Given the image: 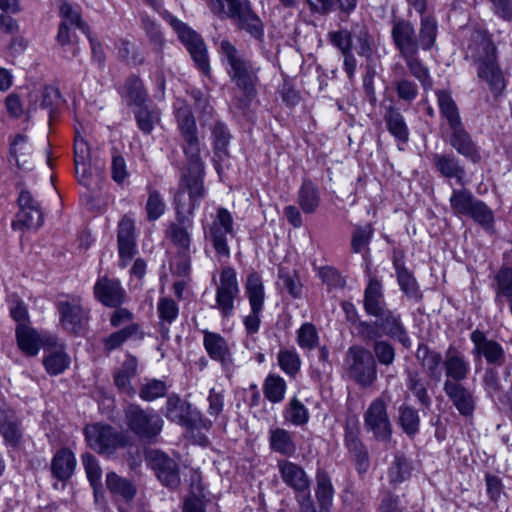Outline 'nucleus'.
<instances>
[{
  "instance_id": "nucleus-33",
  "label": "nucleus",
  "mask_w": 512,
  "mask_h": 512,
  "mask_svg": "<svg viewBox=\"0 0 512 512\" xmlns=\"http://www.w3.org/2000/svg\"><path fill=\"white\" fill-rule=\"evenodd\" d=\"M449 141L459 154L465 156L472 162L477 163L481 160L477 146L466 130H453Z\"/></svg>"
},
{
  "instance_id": "nucleus-28",
  "label": "nucleus",
  "mask_w": 512,
  "mask_h": 512,
  "mask_svg": "<svg viewBox=\"0 0 512 512\" xmlns=\"http://www.w3.org/2000/svg\"><path fill=\"white\" fill-rule=\"evenodd\" d=\"M271 451L285 457L293 456L297 451L293 433L280 427L271 428L268 432Z\"/></svg>"
},
{
  "instance_id": "nucleus-58",
  "label": "nucleus",
  "mask_w": 512,
  "mask_h": 512,
  "mask_svg": "<svg viewBox=\"0 0 512 512\" xmlns=\"http://www.w3.org/2000/svg\"><path fill=\"white\" fill-rule=\"evenodd\" d=\"M316 498L324 510H329L332 505L334 489L329 476L320 472L317 474Z\"/></svg>"
},
{
  "instance_id": "nucleus-10",
  "label": "nucleus",
  "mask_w": 512,
  "mask_h": 512,
  "mask_svg": "<svg viewBox=\"0 0 512 512\" xmlns=\"http://www.w3.org/2000/svg\"><path fill=\"white\" fill-rule=\"evenodd\" d=\"M165 415L168 420L186 428L209 430L213 425L212 420L176 395L167 398Z\"/></svg>"
},
{
  "instance_id": "nucleus-43",
  "label": "nucleus",
  "mask_w": 512,
  "mask_h": 512,
  "mask_svg": "<svg viewBox=\"0 0 512 512\" xmlns=\"http://www.w3.org/2000/svg\"><path fill=\"white\" fill-rule=\"evenodd\" d=\"M320 203L317 187L308 180H304L298 191V204L305 214L314 213Z\"/></svg>"
},
{
  "instance_id": "nucleus-6",
  "label": "nucleus",
  "mask_w": 512,
  "mask_h": 512,
  "mask_svg": "<svg viewBox=\"0 0 512 512\" xmlns=\"http://www.w3.org/2000/svg\"><path fill=\"white\" fill-rule=\"evenodd\" d=\"M347 376L363 388L373 385L377 379V364L373 354L359 345L349 347L344 357Z\"/></svg>"
},
{
  "instance_id": "nucleus-7",
  "label": "nucleus",
  "mask_w": 512,
  "mask_h": 512,
  "mask_svg": "<svg viewBox=\"0 0 512 512\" xmlns=\"http://www.w3.org/2000/svg\"><path fill=\"white\" fill-rule=\"evenodd\" d=\"M124 419L129 430L142 440L153 441L162 431L164 421L153 409H143L129 404L124 409Z\"/></svg>"
},
{
  "instance_id": "nucleus-60",
  "label": "nucleus",
  "mask_w": 512,
  "mask_h": 512,
  "mask_svg": "<svg viewBox=\"0 0 512 512\" xmlns=\"http://www.w3.org/2000/svg\"><path fill=\"white\" fill-rule=\"evenodd\" d=\"M87 130H76L74 139V163L76 174H79L80 164L90 161V147L86 137Z\"/></svg>"
},
{
  "instance_id": "nucleus-37",
  "label": "nucleus",
  "mask_w": 512,
  "mask_h": 512,
  "mask_svg": "<svg viewBox=\"0 0 512 512\" xmlns=\"http://www.w3.org/2000/svg\"><path fill=\"white\" fill-rule=\"evenodd\" d=\"M122 97L128 105L142 106L148 99V92L141 78L130 75L124 83Z\"/></svg>"
},
{
  "instance_id": "nucleus-44",
  "label": "nucleus",
  "mask_w": 512,
  "mask_h": 512,
  "mask_svg": "<svg viewBox=\"0 0 512 512\" xmlns=\"http://www.w3.org/2000/svg\"><path fill=\"white\" fill-rule=\"evenodd\" d=\"M406 385L422 406L427 408L431 405V398L427 392L429 382L419 372L408 371Z\"/></svg>"
},
{
  "instance_id": "nucleus-25",
  "label": "nucleus",
  "mask_w": 512,
  "mask_h": 512,
  "mask_svg": "<svg viewBox=\"0 0 512 512\" xmlns=\"http://www.w3.org/2000/svg\"><path fill=\"white\" fill-rule=\"evenodd\" d=\"M471 341L475 346V352L484 356L489 364L501 366L505 361V353L502 346L479 330L471 333Z\"/></svg>"
},
{
  "instance_id": "nucleus-30",
  "label": "nucleus",
  "mask_w": 512,
  "mask_h": 512,
  "mask_svg": "<svg viewBox=\"0 0 512 512\" xmlns=\"http://www.w3.org/2000/svg\"><path fill=\"white\" fill-rule=\"evenodd\" d=\"M144 333L138 323H130L122 329L115 331L103 339L104 349L108 352L121 347L129 339H142Z\"/></svg>"
},
{
  "instance_id": "nucleus-38",
  "label": "nucleus",
  "mask_w": 512,
  "mask_h": 512,
  "mask_svg": "<svg viewBox=\"0 0 512 512\" xmlns=\"http://www.w3.org/2000/svg\"><path fill=\"white\" fill-rule=\"evenodd\" d=\"M106 486L114 497H119L124 501L132 500L136 494L135 485L115 472L107 473Z\"/></svg>"
},
{
  "instance_id": "nucleus-59",
  "label": "nucleus",
  "mask_w": 512,
  "mask_h": 512,
  "mask_svg": "<svg viewBox=\"0 0 512 512\" xmlns=\"http://www.w3.org/2000/svg\"><path fill=\"white\" fill-rule=\"evenodd\" d=\"M263 391L265 397L272 403H279L284 399L286 383L277 375H269L264 382Z\"/></svg>"
},
{
  "instance_id": "nucleus-61",
  "label": "nucleus",
  "mask_w": 512,
  "mask_h": 512,
  "mask_svg": "<svg viewBox=\"0 0 512 512\" xmlns=\"http://www.w3.org/2000/svg\"><path fill=\"white\" fill-rule=\"evenodd\" d=\"M145 210L149 221H155L165 213L166 203L159 191L152 188L148 189Z\"/></svg>"
},
{
  "instance_id": "nucleus-48",
  "label": "nucleus",
  "mask_w": 512,
  "mask_h": 512,
  "mask_svg": "<svg viewBox=\"0 0 512 512\" xmlns=\"http://www.w3.org/2000/svg\"><path fill=\"white\" fill-rule=\"evenodd\" d=\"M392 89L395 91L397 100L405 105H411L419 94L416 82L407 78H395L392 81Z\"/></svg>"
},
{
  "instance_id": "nucleus-20",
  "label": "nucleus",
  "mask_w": 512,
  "mask_h": 512,
  "mask_svg": "<svg viewBox=\"0 0 512 512\" xmlns=\"http://www.w3.org/2000/svg\"><path fill=\"white\" fill-rule=\"evenodd\" d=\"M443 390L460 415L471 417L476 408L474 392L462 383L445 380Z\"/></svg>"
},
{
  "instance_id": "nucleus-9",
  "label": "nucleus",
  "mask_w": 512,
  "mask_h": 512,
  "mask_svg": "<svg viewBox=\"0 0 512 512\" xmlns=\"http://www.w3.org/2000/svg\"><path fill=\"white\" fill-rule=\"evenodd\" d=\"M84 434L88 445L101 455H111L128 443L127 436L110 425L100 423L87 425Z\"/></svg>"
},
{
  "instance_id": "nucleus-12",
  "label": "nucleus",
  "mask_w": 512,
  "mask_h": 512,
  "mask_svg": "<svg viewBox=\"0 0 512 512\" xmlns=\"http://www.w3.org/2000/svg\"><path fill=\"white\" fill-rule=\"evenodd\" d=\"M240 292L237 274L234 268H222L219 283L216 286V305L223 317H229L234 311V302Z\"/></svg>"
},
{
  "instance_id": "nucleus-34",
  "label": "nucleus",
  "mask_w": 512,
  "mask_h": 512,
  "mask_svg": "<svg viewBox=\"0 0 512 512\" xmlns=\"http://www.w3.org/2000/svg\"><path fill=\"white\" fill-rule=\"evenodd\" d=\"M433 163L443 177L455 178L459 184L464 183L465 169L454 156L435 154Z\"/></svg>"
},
{
  "instance_id": "nucleus-8",
  "label": "nucleus",
  "mask_w": 512,
  "mask_h": 512,
  "mask_svg": "<svg viewBox=\"0 0 512 512\" xmlns=\"http://www.w3.org/2000/svg\"><path fill=\"white\" fill-rule=\"evenodd\" d=\"M390 401L391 396L384 391L369 404L363 416L365 429L382 442H388L392 436V424L387 413Z\"/></svg>"
},
{
  "instance_id": "nucleus-26",
  "label": "nucleus",
  "mask_w": 512,
  "mask_h": 512,
  "mask_svg": "<svg viewBox=\"0 0 512 512\" xmlns=\"http://www.w3.org/2000/svg\"><path fill=\"white\" fill-rule=\"evenodd\" d=\"M32 150V144L29 143L28 137L22 133L16 134L10 142V163L14 162L20 171L32 170Z\"/></svg>"
},
{
  "instance_id": "nucleus-36",
  "label": "nucleus",
  "mask_w": 512,
  "mask_h": 512,
  "mask_svg": "<svg viewBox=\"0 0 512 512\" xmlns=\"http://www.w3.org/2000/svg\"><path fill=\"white\" fill-rule=\"evenodd\" d=\"M137 372V359L134 356L127 355L121 368L114 375V382L120 392L126 395H133L135 390L131 385V379Z\"/></svg>"
},
{
  "instance_id": "nucleus-17",
  "label": "nucleus",
  "mask_w": 512,
  "mask_h": 512,
  "mask_svg": "<svg viewBox=\"0 0 512 512\" xmlns=\"http://www.w3.org/2000/svg\"><path fill=\"white\" fill-rule=\"evenodd\" d=\"M203 346L208 356L220 362L223 370L230 374L234 370L232 354L227 341L219 333L208 330L203 331Z\"/></svg>"
},
{
  "instance_id": "nucleus-50",
  "label": "nucleus",
  "mask_w": 512,
  "mask_h": 512,
  "mask_svg": "<svg viewBox=\"0 0 512 512\" xmlns=\"http://www.w3.org/2000/svg\"><path fill=\"white\" fill-rule=\"evenodd\" d=\"M417 55L418 51H413L400 56L405 60L410 73L421 82L423 88L425 90L431 89L433 82L429 71L418 59Z\"/></svg>"
},
{
  "instance_id": "nucleus-52",
  "label": "nucleus",
  "mask_w": 512,
  "mask_h": 512,
  "mask_svg": "<svg viewBox=\"0 0 512 512\" xmlns=\"http://www.w3.org/2000/svg\"><path fill=\"white\" fill-rule=\"evenodd\" d=\"M437 99L440 111L443 117L446 118L450 128H457L461 124V121L457 106L451 95L443 90L438 91Z\"/></svg>"
},
{
  "instance_id": "nucleus-22",
  "label": "nucleus",
  "mask_w": 512,
  "mask_h": 512,
  "mask_svg": "<svg viewBox=\"0 0 512 512\" xmlns=\"http://www.w3.org/2000/svg\"><path fill=\"white\" fill-rule=\"evenodd\" d=\"M383 335L399 341L405 348L411 347V339L396 310L388 309L376 316Z\"/></svg>"
},
{
  "instance_id": "nucleus-23",
  "label": "nucleus",
  "mask_w": 512,
  "mask_h": 512,
  "mask_svg": "<svg viewBox=\"0 0 512 512\" xmlns=\"http://www.w3.org/2000/svg\"><path fill=\"white\" fill-rule=\"evenodd\" d=\"M134 222L131 218L124 216L118 224V250L120 266L126 267L136 253L134 236Z\"/></svg>"
},
{
  "instance_id": "nucleus-11",
  "label": "nucleus",
  "mask_w": 512,
  "mask_h": 512,
  "mask_svg": "<svg viewBox=\"0 0 512 512\" xmlns=\"http://www.w3.org/2000/svg\"><path fill=\"white\" fill-rule=\"evenodd\" d=\"M172 25L199 70L204 75H209L211 69L206 44L203 38L196 31L192 30L181 21L174 20Z\"/></svg>"
},
{
  "instance_id": "nucleus-57",
  "label": "nucleus",
  "mask_w": 512,
  "mask_h": 512,
  "mask_svg": "<svg viewBox=\"0 0 512 512\" xmlns=\"http://www.w3.org/2000/svg\"><path fill=\"white\" fill-rule=\"evenodd\" d=\"M75 26L60 23L56 36L57 43L64 49V51H71V58L79 54L78 37L73 28Z\"/></svg>"
},
{
  "instance_id": "nucleus-21",
  "label": "nucleus",
  "mask_w": 512,
  "mask_h": 512,
  "mask_svg": "<svg viewBox=\"0 0 512 512\" xmlns=\"http://www.w3.org/2000/svg\"><path fill=\"white\" fill-rule=\"evenodd\" d=\"M282 481L297 493H309L310 480L305 470L292 461L281 459L277 462Z\"/></svg>"
},
{
  "instance_id": "nucleus-51",
  "label": "nucleus",
  "mask_w": 512,
  "mask_h": 512,
  "mask_svg": "<svg viewBox=\"0 0 512 512\" xmlns=\"http://www.w3.org/2000/svg\"><path fill=\"white\" fill-rule=\"evenodd\" d=\"M394 266L400 289L408 298L419 300L421 293L414 276L400 263L394 262Z\"/></svg>"
},
{
  "instance_id": "nucleus-56",
  "label": "nucleus",
  "mask_w": 512,
  "mask_h": 512,
  "mask_svg": "<svg viewBox=\"0 0 512 512\" xmlns=\"http://www.w3.org/2000/svg\"><path fill=\"white\" fill-rule=\"evenodd\" d=\"M399 425L408 436L416 435L420 426L418 411L413 407L402 405L399 408Z\"/></svg>"
},
{
  "instance_id": "nucleus-55",
  "label": "nucleus",
  "mask_w": 512,
  "mask_h": 512,
  "mask_svg": "<svg viewBox=\"0 0 512 512\" xmlns=\"http://www.w3.org/2000/svg\"><path fill=\"white\" fill-rule=\"evenodd\" d=\"M468 216L485 231L489 233L494 232V213L483 201L478 199Z\"/></svg>"
},
{
  "instance_id": "nucleus-27",
  "label": "nucleus",
  "mask_w": 512,
  "mask_h": 512,
  "mask_svg": "<svg viewBox=\"0 0 512 512\" xmlns=\"http://www.w3.org/2000/svg\"><path fill=\"white\" fill-rule=\"evenodd\" d=\"M364 310L369 316L376 317L388 310L384 299L383 287L376 278H370L364 290Z\"/></svg>"
},
{
  "instance_id": "nucleus-64",
  "label": "nucleus",
  "mask_w": 512,
  "mask_h": 512,
  "mask_svg": "<svg viewBox=\"0 0 512 512\" xmlns=\"http://www.w3.org/2000/svg\"><path fill=\"white\" fill-rule=\"evenodd\" d=\"M277 359L280 368L289 376H295L300 370L301 359L295 350H280Z\"/></svg>"
},
{
  "instance_id": "nucleus-42",
  "label": "nucleus",
  "mask_w": 512,
  "mask_h": 512,
  "mask_svg": "<svg viewBox=\"0 0 512 512\" xmlns=\"http://www.w3.org/2000/svg\"><path fill=\"white\" fill-rule=\"evenodd\" d=\"M16 338L20 349L29 356H35L40 350V338L38 333L28 325H18Z\"/></svg>"
},
{
  "instance_id": "nucleus-15",
  "label": "nucleus",
  "mask_w": 512,
  "mask_h": 512,
  "mask_svg": "<svg viewBox=\"0 0 512 512\" xmlns=\"http://www.w3.org/2000/svg\"><path fill=\"white\" fill-rule=\"evenodd\" d=\"M95 298L104 306L118 308L127 299V294L121 282L115 278L106 276L97 279L93 288Z\"/></svg>"
},
{
  "instance_id": "nucleus-1",
  "label": "nucleus",
  "mask_w": 512,
  "mask_h": 512,
  "mask_svg": "<svg viewBox=\"0 0 512 512\" xmlns=\"http://www.w3.org/2000/svg\"><path fill=\"white\" fill-rule=\"evenodd\" d=\"M466 59L477 67V76L487 83L494 96H500L506 86L505 78L496 58V47L484 30H474L466 48Z\"/></svg>"
},
{
  "instance_id": "nucleus-14",
  "label": "nucleus",
  "mask_w": 512,
  "mask_h": 512,
  "mask_svg": "<svg viewBox=\"0 0 512 512\" xmlns=\"http://www.w3.org/2000/svg\"><path fill=\"white\" fill-rule=\"evenodd\" d=\"M228 19H231L238 29L244 30L255 40L263 41V21L253 11L251 2L249 0H245L242 3H238V8Z\"/></svg>"
},
{
  "instance_id": "nucleus-29",
  "label": "nucleus",
  "mask_w": 512,
  "mask_h": 512,
  "mask_svg": "<svg viewBox=\"0 0 512 512\" xmlns=\"http://www.w3.org/2000/svg\"><path fill=\"white\" fill-rule=\"evenodd\" d=\"M181 215L176 214V222L171 223L167 233L171 238L172 242L183 252H188L191 245V237L189 229L192 228L193 221L192 215Z\"/></svg>"
},
{
  "instance_id": "nucleus-24",
  "label": "nucleus",
  "mask_w": 512,
  "mask_h": 512,
  "mask_svg": "<svg viewBox=\"0 0 512 512\" xmlns=\"http://www.w3.org/2000/svg\"><path fill=\"white\" fill-rule=\"evenodd\" d=\"M443 367L446 380L461 383L470 373V363L465 355L455 347L450 346L445 353Z\"/></svg>"
},
{
  "instance_id": "nucleus-53",
  "label": "nucleus",
  "mask_w": 512,
  "mask_h": 512,
  "mask_svg": "<svg viewBox=\"0 0 512 512\" xmlns=\"http://www.w3.org/2000/svg\"><path fill=\"white\" fill-rule=\"evenodd\" d=\"M59 15L61 17L60 23L75 26L86 36H89L90 27L82 20L81 12L79 9L72 7L68 2H62L59 7Z\"/></svg>"
},
{
  "instance_id": "nucleus-13",
  "label": "nucleus",
  "mask_w": 512,
  "mask_h": 512,
  "mask_svg": "<svg viewBox=\"0 0 512 512\" xmlns=\"http://www.w3.org/2000/svg\"><path fill=\"white\" fill-rule=\"evenodd\" d=\"M145 459L163 485L171 489L178 487L180 476L178 466L173 459L155 449L147 450Z\"/></svg>"
},
{
  "instance_id": "nucleus-35",
  "label": "nucleus",
  "mask_w": 512,
  "mask_h": 512,
  "mask_svg": "<svg viewBox=\"0 0 512 512\" xmlns=\"http://www.w3.org/2000/svg\"><path fill=\"white\" fill-rule=\"evenodd\" d=\"M245 294L248 298L251 310H263L265 302V290L260 275L253 271L248 274L245 282Z\"/></svg>"
},
{
  "instance_id": "nucleus-46",
  "label": "nucleus",
  "mask_w": 512,
  "mask_h": 512,
  "mask_svg": "<svg viewBox=\"0 0 512 512\" xmlns=\"http://www.w3.org/2000/svg\"><path fill=\"white\" fill-rule=\"evenodd\" d=\"M417 358L421 361L422 366L426 368L431 378L440 379L439 366L444 359L439 352L430 350L427 345L421 344L417 349Z\"/></svg>"
},
{
  "instance_id": "nucleus-49",
  "label": "nucleus",
  "mask_w": 512,
  "mask_h": 512,
  "mask_svg": "<svg viewBox=\"0 0 512 512\" xmlns=\"http://www.w3.org/2000/svg\"><path fill=\"white\" fill-rule=\"evenodd\" d=\"M412 466L410 461L403 454H396L391 462L387 476L391 484H399L411 476Z\"/></svg>"
},
{
  "instance_id": "nucleus-63",
  "label": "nucleus",
  "mask_w": 512,
  "mask_h": 512,
  "mask_svg": "<svg viewBox=\"0 0 512 512\" xmlns=\"http://www.w3.org/2000/svg\"><path fill=\"white\" fill-rule=\"evenodd\" d=\"M284 418L292 424L300 426L308 422L309 413L307 408L294 397L284 411Z\"/></svg>"
},
{
  "instance_id": "nucleus-19",
  "label": "nucleus",
  "mask_w": 512,
  "mask_h": 512,
  "mask_svg": "<svg viewBox=\"0 0 512 512\" xmlns=\"http://www.w3.org/2000/svg\"><path fill=\"white\" fill-rule=\"evenodd\" d=\"M0 434L8 447L17 448L22 443L24 429L21 420L8 405L0 407Z\"/></svg>"
},
{
  "instance_id": "nucleus-39",
  "label": "nucleus",
  "mask_w": 512,
  "mask_h": 512,
  "mask_svg": "<svg viewBox=\"0 0 512 512\" xmlns=\"http://www.w3.org/2000/svg\"><path fill=\"white\" fill-rule=\"evenodd\" d=\"M493 289L496 303L501 304L503 299L512 300V268L501 267L494 276Z\"/></svg>"
},
{
  "instance_id": "nucleus-2",
  "label": "nucleus",
  "mask_w": 512,
  "mask_h": 512,
  "mask_svg": "<svg viewBox=\"0 0 512 512\" xmlns=\"http://www.w3.org/2000/svg\"><path fill=\"white\" fill-rule=\"evenodd\" d=\"M220 52L229 64L227 73L231 82L241 94L238 99L239 106L246 107L257 95L260 69L254 67L251 61L241 55L229 40L221 41Z\"/></svg>"
},
{
  "instance_id": "nucleus-54",
  "label": "nucleus",
  "mask_w": 512,
  "mask_h": 512,
  "mask_svg": "<svg viewBox=\"0 0 512 512\" xmlns=\"http://www.w3.org/2000/svg\"><path fill=\"white\" fill-rule=\"evenodd\" d=\"M43 224V214L40 206L33 209L18 212L16 219L12 222V228L14 230H20L23 228L38 229Z\"/></svg>"
},
{
  "instance_id": "nucleus-40",
  "label": "nucleus",
  "mask_w": 512,
  "mask_h": 512,
  "mask_svg": "<svg viewBox=\"0 0 512 512\" xmlns=\"http://www.w3.org/2000/svg\"><path fill=\"white\" fill-rule=\"evenodd\" d=\"M157 312L161 320L160 330L162 337L168 339L169 328L167 325H170L177 319L179 314V307L173 299L164 297L160 298L158 301Z\"/></svg>"
},
{
  "instance_id": "nucleus-18",
  "label": "nucleus",
  "mask_w": 512,
  "mask_h": 512,
  "mask_svg": "<svg viewBox=\"0 0 512 512\" xmlns=\"http://www.w3.org/2000/svg\"><path fill=\"white\" fill-rule=\"evenodd\" d=\"M391 37L400 55L419 51L416 31L409 20L394 17L391 20Z\"/></svg>"
},
{
  "instance_id": "nucleus-4",
  "label": "nucleus",
  "mask_w": 512,
  "mask_h": 512,
  "mask_svg": "<svg viewBox=\"0 0 512 512\" xmlns=\"http://www.w3.org/2000/svg\"><path fill=\"white\" fill-rule=\"evenodd\" d=\"M204 166H188L179 181L178 190L174 196L176 214L192 215L206 195L204 186Z\"/></svg>"
},
{
  "instance_id": "nucleus-62",
  "label": "nucleus",
  "mask_w": 512,
  "mask_h": 512,
  "mask_svg": "<svg viewBox=\"0 0 512 512\" xmlns=\"http://www.w3.org/2000/svg\"><path fill=\"white\" fill-rule=\"evenodd\" d=\"M167 385L158 379H146L140 386L139 397L147 402L154 401L166 394Z\"/></svg>"
},
{
  "instance_id": "nucleus-16",
  "label": "nucleus",
  "mask_w": 512,
  "mask_h": 512,
  "mask_svg": "<svg viewBox=\"0 0 512 512\" xmlns=\"http://www.w3.org/2000/svg\"><path fill=\"white\" fill-rule=\"evenodd\" d=\"M60 323L73 334L79 335L88 319V312L83 308L80 297L59 303Z\"/></svg>"
},
{
  "instance_id": "nucleus-31",
  "label": "nucleus",
  "mask_w": 512,
  "mask_h": 512,
  "mask_svg": "<svg viewBox=\"0 0 512 512\" xmlns=\"http://www.w3.org/2000/svg\"><path fill=\"white\" fill-rule=\"evenodd\" d=\"M76 466L74 454L67 448H62L54 455L51 463V470L54 477L64 481L69 479Z\"/></svg>"
},
{
  "instance_id": "nucleus-32",
  "label": "nucleus",
  "mask_w": 512,
  "mask_h": 512,
  "mask_svg": "<svg viewBox=\"0 0 512 512\" xmlns=\"http://www.w3.org/2000/svg\"><path fill=\"white\" fill-rule=\"evenodd\" d=\"M416 35L419 49L424 51L431 50L436 43L438 35V23L436 18L425 12L421 14L420 27Z\"/></svg>"
},
{
  "instance_id": "nucleus-41",
  "label": "nucleus",
  "mask_w": 512,
  "mask_h": 512,
  "mask_svg": "<svg viewBox=\"0 0 512 512\" xmlns=\"http://www.w3.org/2000/svg\"><path fill=\"white\" fill-rule=\"evenodd\" d=\"M477 198L468 189H453L449 202L456 216H468Z\"/></svg>"
},
{
  "instance_id": "nucleus-47",
  "label": "nucleus",
  "mask_w": 512,
  "mask_h": 512,
  "mask_svg": "<svg viewBox=\"0 0 512 512\" xmlns=\"http://www.w3.org/2000/svg\"><path fill=\"white\" fill-rule=\"evenodd\" d=\"M183 151L188 159V166H204L200 158V137L197 130H182Z\"/></svg>"
},
{
  "instance_id": "nucleus-3",
  "label": "nucleus",
  "mask_w": 512,
  "mask_h": 512,
  "mask_svg": "<svg viewBox=\"0 0 512 512\" xmlns=\"http://www.w3.org/2000/svg\"><path fill=\"white\" fill-rule=\"evenodd\" d=\"M64 105L65 100L57 87L46 85L39 90L30 91L26 120L31 125L52 128L60 124Z\"/></svg>"
},
{
  "instance_id": "nucleus-45",
  "label": "nucleus",
  "mask_w": 512,
  "mask_h": 512,
  "mask_svg": "<svg viewBox=\"0 0 512 512\" xmlns=\"http://www.w3.org/2000/svg\"><path fill=\"white\" fill-rule=\"evenodd\" d=\"M43 364L50 375H59L68 368L70 358L62 348L49 349L45 351Z\"/></svg>"
},
{
  "instance_id": "nucleus-5",
  "label": "nucleus",
  "mask_w": 512,
  "mask_h": 512,
  "mask_svg": "<svg viewBox=\"0 0 512 512\" xmlns=\"http://www.w3.org/2000/svg\"><path fill=\"white\" fill-rule=\"evenodd\" d=\"M234 234L232 214L226 208L218 207L215 215H211V221L204 226V236L205 240L212 245L219 261L230 258L231 250L227 237Z\"/></svg>"
}]
</instances>
